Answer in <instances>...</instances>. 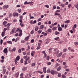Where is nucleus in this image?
Instances as JSON below:
<instances>
[{
	"label": "nucleus",
	"mask_w": 78,
	"mask_h": 78,
	"mask_svg": "<svg viewBox=\"0 0 78 78\" xmlns=\"http://www.w3.org/2000/svg\"><path fill=\"white\" fill-rule=\"evenodd\" d=\"M49 59H50V57L48 55L47 57V59L48 61H49Z\"/></svg>",
	"instance_id": "obj_48"
},
{
	"label": "nucleus",
	"mask_w": 78,
	"mask_h": 78,
	"mask_svg": "<svg viewBox=\"0 0 78 78\" xmlns=\"http://www.w3.org/2000/svg\"><path fill=\"white\" fill-rule=\"evenodd\" d=\"M46 72L47 73H50V72H51L50 70L49 69H48Z\"/></svg>",
	"instance_id": "obj_52"
},
{
	"label": "nucleus",
	"mask_w": 78,
	"mask_h": 78,
	"mask_svg": "<svg viewBox=\"0 0 78 78\" xmlns=\"http://www.w3.org/2000/svg\"><path fill=\"white\" fill-rule=\"evenodd\" d=\"M43 72H44V73H46V68L44 67L43 68Z\"/></svg>",
	"instance_id": "obj_12"
},
{
	"label": "nucleus",
	"mask_w": 78,
	"mask_h": 78,
	"mask_svg": "<svg viewBox=\"0 0 78 78\" xmlns=\"http://www.w3.org/2000/svg\"><path fill=\"white\" fill-rule=\"evenodd\" d=\"M18 52H19V53H21V52H22L21 49H19L18 50Z\"/></svg>",
	"instance_id": "obj_51"
},
{
	"label": "nucleus",
	"mask_w": 78,
	"mask_h": 78,
	"mask_svg": "<svg viewBox=\"0 0 78 78\" xmlns=\"http://www.w3.org/2000/svg\"><path fill=\"white\" fill-rule=\"evenodd\" d=\"M45 7H46L47 8H49V5H45Z\"/></svg>",
	"instance_id": "obj_58"
},
{
	"label": "nucleus",
	"mask_w": 78,
	"mask_h": 78,
	"mask_svg": "<svg viewBox=\"0 0 78 78\" xmlns=\"http://www.w3.org/2000/svg\"><path fill=\"white\" fill-rule=\"evenodd\" d=\"M24 65H27V64L28 62H27V60H25L24 61Z\"/></svg>",
	"instance_id": "obj_35"
},
{
	"label": "nucleus",
	"mask_w": 78,
	"mask_h": 78,
	"mask_svg": "<svg viewBox=\"0 0 78 78\" xmlns=\"http://www.w3.org/2000/svg\"><path fill=\"white\" fill-rule=\"evenodd\" d=\"M13 16H14V17H18V16H19V14L16 12H14L13 13Z\"/></svg>",
	"instance_id": "obj_3"
},
{
	"label": "nucleus",
	"mask_w": 78,
	"mask_h": 78,
	"mask_svg": "<svg viewBox=\"0 0 78 78\" xmlns=\"http://www.w3.org/2000/svg\"><path fill=\"white\" fill-rule=\"evenodd\" d=\"M7 43H8V44H12V42L11 41H7Z\"/></svg>",
	"instance_id": "obj_38"
},
{
	"label": "nucleus",
	"mask_w": 78,
	"mask_h": 78,
	"mask_svg": "<svg viewBox=\"0 0 78 78\" xmlns=\"http://www.w3.org/2000/svg\"><path fill=\"white\" fill-rule=\"evenodd\" d=\"M44 28V25H41V27H40V29H43Z\"/></svg>",
	"instance_id": "obj_44"
},
{
	"label": "nucleus",
	"mask_w": 78,
	"mask_h": 78,
	"mask_svg": "<svg viewBox=\"0 0 78 78\" xmlns=\"http://www.w3.org/2000/svg\"><path fill=\"white\" fill-rule=\"evenodd\" d=\"M7 50H8V48H5L3 50L4 53H7V52H8Z\"/></svg>",
	"instance_id": "obj_5"
},
{
	"label": "nucleus",
	"mask_w": 78,
	"mask_h": 78,
	"mask_svg": "<svg viewBox=\"0 0 78 78\" xmlns=\"http://www.w3.org/2000/svg\"><path fill=\"white\" fill-rule=\"evenodd\" d=\"M10 25H11V23H8L7 24V26L8 27H9Z\"/></svg>",
	"instance_id": "obj_62"
},
{
	"label": "nucleus",
	"mask_w": 78,
	"mask_h": 78,
	"mask_svg": "<svg viewBox=\"0 0 78 78\" xmlns=\"http://www.w3.org/2000/svg\"><path fill=\"white\" fill-rule=\"evenodd\" d=\"M5 32H3L2 34V37H3L4 36V35L5 34Z\"/></svg>",
	"instance_id": "obj_40"
},
{
	"label": "nucleus",
	"mask_w": 78,
	"mask_h": 78,
	"mask_svg": "<svg viewBox=\"0 0 78 78\" xmlns=\"http://www.w3.org/2000/svg\"><path fill=\"white\" fill-rule=\"evenodd\" d=\"M35 51H32V53H31V56H33L34 54H35Z\"/></svg>",
	"instance_id": "obj_15"
},
{
	"label": "nucleus",
	"mask_w": 78,
	"mask_h": 78,
	"mask_svg": "<svg viewBox=\"0 0 78 78\" xmlns=\"http://www.w3.org/2000/svg\"><path fill=\"white\" fill-rule=\"evenodd\" d=\"M23 74L22 73L20 75V78H24V77H23Z\"/></svg>",
	"instance_id": "obj_22"
},
{
	"label": "nucleus",
	"mask_w": 78,
	"mask_h": 78,
	"mask_svg": "<svg viewBox=\"0 0 78 78\" xmlns=\"http://www.w3.org/2000/svg\"><path fill=\"white\" fill-rule=\"evenodd\" d=\"M30 57H28L27 58H26V61H28V60H29V59H30Z\"/></svg>",
	"instance_id": "obj_53"
},
{
	"label": "nucleus",
	"mask_w": 78,
	"mask_h": 78,
	"mask_svg": "<svg viewBox=\"0 0 78 78\" xmlns=\"http://www.w3.org/2000/svg\"><path fill=\"white\" fill-rule=\"evenodd\" d=\"M27 57H28V56H27V55L23 57V58L24 59H26V58H27Z\"/></svg>",
	"instance_id": "obj_56"
},
{
	"label": "nucleus",
	"mask_w": 78,
	"mask_h": 78,
	"mask_svg": "<svg viewBox=\"0 0 78 78\" xmlns=\"http://www.w3.org/2000/svg\"><path fill=\"white\" fill-rule=\"evenodd\" d=\"M27 69V67H24L22 69V70L23 71H25V70H26Z\"/></svg>",
	"instance_id": "obj_11"
},
{
	"label": "nucleus",
	"mask_w": 78,
	"mask_h": 78,
	"mask_svg": "<svg viewBox=\"0 0 78 78\" xmlns=\"http://www.w3.org/2000/svg\"><path fill=\"white\" fill-rule=\"evenodd\" d=\"M23 16H20V19L21 20H22V19H23Z\"/></svg>",
	"instance_id": "obj_39"
},
{
	"label": "nucleus",
	"mask_w": 78,
	"mask_h": 78,
	"mask_svg": "<svg viewBox=\"0 0 78 78\" xmlns=\"http://www.w3.org/2000/svg\"><path fill=\"white\" fill-rule=\"evenodd\" d=\"M61 66H59L57 69V71H59L61 70Z\"/></svg>",
	"instance_id": "obj_19"
},
{
	"label": "nucleus",
	"mask_w": 78,
	"mask_h": 78,
	"mask_svg": "<svg viewBox=\"0 0 78 78\" xmlns=\"http://www.w3.org/2000/svg\"><path fill=\"white\" fill-rule=\"evenodd\" d=\"M36 72H37V73H40L41 74H42L43 73V72L40 71H36Z\"/></svg>",
	"instance_id": "obj_29"
},
{
	"label": "nucleus",
	"mask_w": 78,
	"mask_h": 78,
	"mask_svg": "<svg viewBox=\"0 0 78 78\" xmlns=\"http://www.w3.org/2000/svg\"><path fill=\"white\" fill-rule=\"evenodd\" d=\"M30 34H34V31L33 30H32L30 32Z\"/></svg>",
	"instance_id": "obj_54"
},
{
	"label": "nucleus",
	"mask_w": 78,
	"mask_h": 78,
	"mask_svg": "<svg viewBox=\"0 0 78 78\" xmlns=\"http://www.w3.org/2000/svg\"><path fill=\"white\" fill-rule=\"evenodd\" d=\"M7 23H8V22H6V21H5L4 22H3V24L4 26H5V24H6Z\"/></svg>",
	"instance_id": "obj_25"
},
{
	"label": "nucleus",
	"mask_w": 78,
	"mask_h": 78,
	"mask_svg": "<svg viewBox=\"0 0 78 78\" xmlns=\"http://www.w3.org/2000/svg\"><path fill=\"white\" fill-rule=\"evenodd\" d=\"M16 50V48L14 47L13 48L12 51V52H13V51H15Z\"/></svg>",
	"instance_id": "obj_18"
},
{
	"label": "nucleus",
	"mask_w": 78,
	"mask_h": 78,
	"mask_svg": "<svg viewBox=\"0 0 78 78\" xmlns=\"http://www.w3.org/2000/svg\"><path fill=\"white\" fill-rule=\"evenodd\" d=\"M69 50H70L71 52H75V49L74 48H72L69 47L68 48Z\"/></svg>",
	"instance_id": "obj_2"
},
{
	"label": "nucleus",
	"mask_w": 78,
	"mask_h": 78,
	"mask_svg": "<svg viewBox=\"0 0 78 78\" xmlns=\"http://www.w3.org/2000/svg\"><path fill=\"white\" fill-rule=\"evenodd\" d=\"M6 69H3L2 70V73H3V74H5V73H6Z\"/></svg>",
	"instance_id": "obj_14"
},
{
	"label": "nucleus",
	"mask_w": 78,
	"mask_h": 78,
	"mask_svg": "<svg viewBox=\"0 0 78 78\" xmlns=\"http://www.w3.org/2000/svg\"><path fill=\"white\" fill-rule=\"evenodd\" d=\"M62 55V52H60L58 55V57H60Z\"/></svg>",
	"instance_id": "obj_24"
},
{
	"label": "nucleus",
	"mask_w": 78,
	"mask_h": 78,
	"mask_svg": "<svg viewBox=\"0 0 78 78\" xmlns=\"http://www.w3.org/2000/svg\"><path fill=\"white\" fill-rule=\"evenodd\" d=\"M67 51V49H64L63 50V52H66V51Z\"/></svg>",
	"instance_id": "obj_42"
},
{
	"label": "nucleus",
	"mask_w": 78,
	"mask_h": 78,
	"mask_svg": "<svg viewBox=\"0 0 78 78\" xmlns=\"http://www.w3.org/2000/svg\"><path fill=\"white\" fill-rule=\"evenodd\" d=\"M29 38H30V37H29V36L25 38V41H28V40L29 39Z\"/></svg>",
	"instance_id": "obj_13"
},
{
	"label": "nucleus",
	"mask_w": 78,
	"mask_h": 78,
	"mask_svg": "<svg viewBox=\"0 0 78 78\" xmlns=\"http://www.w3.org/2000/svg\"><path fill=\"white\" fill-rule=\"evenodd\" d=\"M37 30H38V27L37 26L35 28V30L36 31H37Z\"/></svg>",
	"instance_id": "obj_27"
},
{
	"label": "nucleus",
	"mask_w": 78,
	"mask_h": 78,
	"mask_svg": "<svg viewBox=\"0 0 78 78\" xmlns=\"http://www.w3.org/2000/svg\"><path fill=\"white\" fill-rule=\"evenodd\" d=\"M62 78H65L66 77V76L64 74H62Z\"/></svg>",
	"instance_id": "obj_41"
},
{
	"label": "nucleus",
	"mask_w": 78,
	"mask_h": 78,
	"mask_svg": "<svg viewBox=\"0 0 78 78\" xmlns=\"http://www.w3.org/2000/svg\"><path fill=\"white\" fill-rule=\"evenodd\" d=\"M67 55V53H65L64 54H63L62 55V58H64L65 57H66V56Z\"/></svg>",
	"instance_id": "obj_9"
},
{
	"label": "nucleus",
	"mask_w": 78,
	"mask_h": 78,
	"mask_svg": "<svg viewBox=\"0 0 78 78\" xmlns=\"http://www.w3.org/2000/svg\"><path fill=\"white\" fill-rule=\"evenodd\" d=\"M74 44L76 45H78V42H76L74 43Z\"/></svg>",
	"instance_id": "obj_47"
},
{
	"label": "nucleus",
	"mask_w": 78,
	"mask_h": 78,
	"mask_svg": "<svg viewBox=\"0 0 78 78\" xmlns=\"http://www.w3.org/2000/svg\"><path fill=\"white\" fill-rule=\"evenodd\" d=\"M60 6H62V8H64V7L65 6V5L63 4L62 3L60 5Z\"/></svg>",
	"instance_id": "obj_34"
},
{
	"label": "nucleus",
	"mask_w": 78,
	"mask_h": 78,
	"mask_svg": "<svg viewBox=\"0 0 78 78\" xmlns=\"http://www.w3.org/2000/svg\"><path fill=\"white\" fill-rule=\"evenodd\" d=\"M22 33H20L19 34V36H21L22 35Z\"/></svg>",
	"instance_id": "obj_57"
},
{
	"label": "nucleus",
	"mask_w": 78,
	"mask_h": 78,
	"mask_svg": "<svg viewBox=\"0 0 78 78\" xmlns=\"http://www.w3.org/2000/svg\"><path fill=\"white\" fill-rule=\"evenodd\" d=\"M74 6L76 8H77V10H78V5L77 4V5H75Z\"/></svg>",
	"instance_id": "obj_32"
},
{
	"label": "nucleus",
	"mask_w": 78,
	"mask_h": 78,
	"mask_svg": "<svg viewBox=\"0 0 78 78\" xmlns=\"http://www.w3.org/2000/svg\"><path fill=\"white\" fill-rule=\"evenodd\" d=\"M59 34V32H58V31H56L55 32V35H58V34Z\"/></svg>",
	"instance_id": "obj_28"
},
{
	"label": "nucleus",
	"mask_w": 78,
	"mask_h": 78,
	"mask_svg": "<svg viewBox=\"0 0 78 78\" xmlns=\"http://www.w3.org/2000/svg\"><path fill=\"white\" fill-rule=\"evenodd\" d=\"M33 20H31L30 22V24H31V25H33V24H34V23L33 22Z\"/></svg>",
	"instance_id": "obj_55"
},
{
	"label": "nucleus",
	"mask_w": 78,
	"mask_h": 78,
	"mask_svg": "<svg viewBox=\"0 0 78 78\" xmlns=\"http://www.w3.org/2000/svg\"><path fill=\"white\" fill-rule=\"evenodd\" d=\"M56 28H57V27H54L52 28V30L54 31H56Z\"/></svg>",
	"instance_id": "obj_21"
},
{
	"label": "nucleus",
	"mask_w": 78,
	"mask_h": 78,
	"mask_svg": "<svg viewBox=\"0 0 78 78\" xmlns=\"http://www.w3.org/2000/svg\"><path fill=\"white\" fill-rule=\"evenodd\" d=\"M14 62L15 63V65H16L17 63H18V62H17V61L16 60L14 61Z\"/></svg>",
	"instance_id": "obj_45"
},
{
	"label": "nucleus",
	"mask_w": 78,
	"mask_h": 78,
	"mask_svg": "<svg viewBox=\"0 0 78 78\" xmlns=\"http://www.w3.org/2000/svg\"><path fill=\"white\" fill-rule=\"evenodd\" d=\"M9 17H11L12 16V14L11 13H10L9 15Z\"/></svg>",
	"instance_id": "obj_60"
},
{
	"label": "nucleus",
	"mask_w": 78,
	"mask_h": 78,
	"mask_svg": "<svg viewBox=\"0 0 78 78\" xmlns=\"http://www.w3.org/2000/svg\"><path fill=\"white\" fill-rule=\"evenodd\" d=\"M9 7V5H5L4 6H3V8L4 9H8Z\"/></svg>",
	"instance_id": "obj_4"
},
{
	"label": "nucleus",
	"mask_w": 78,
	"mask_h": 78,
	"mask_svg": "<svg viewBox=\"0 0 78 78\" xmlns=\"http://www.w3.org/2000/svg\"><path fill=\"white\" fill-rule=\"evenodd\" d=\"M58 73V72L56 71L51 70V73L52 75H54V74H57Z\"/></svg>",
	"instance_id": "obj_1"
},
{
	"label": "nucleus",
	"mask_w": 78,
	"mask_h": 78,
	"mask_svg": "<svg viewBox=\"0 0 78 78\" xmlns=\"http://www.w3.org/2000/svg\"><path fill=\"white\" fill-rule=\"evenodd\" d=\"M15 30H16V28H15V27L13 28L12 29V31H11L12 33H14V31H15Z\"/></svg>",
	"instance_id": "obj_16"
},
{
	"label": "nucleus",
	"mask_w": 78,
	"mask_h": 78,
	"mask_svg": "<svg viewBox=\"0 0 78 78\" xmlns=\"http://www.w3.org/2000/svg\"><path fill=\"white\" fill-rule=\"evenodd\" d=\"M23 59L22 58L20 60V62H21V63H23Z\"/></svg>",
	"instance_id": "obj_50"
},
{
	"label": "nucleus",
	"mask_w": 78,
	"mask_h": 78,
	"mask_svg": "<svg viewBox=\"0 0 78 78\" xmlns=\"http://www.w3.org/2000/svg\"><path fill=\"white\" fill-rule=\"evenodd\" d=\"M34 40L32 39L31 40V43H34Z\"/></svg>",
	"instance_id": "obj_43"
},
{
	"label": "nucleus",
	"mask_w": 78,
	"mask_h": 78,
	"mask_svg": "<svg viewBox=\"0 0 78 78\" xmlns=\"http://www.w3.org/2000/svg\"><path fill=\"white\" fill-rule=\"evenodd\" d=\"M19 75V72H17L15 74V75L16 77H18Z\"/></svg>",
	"instance_id": "obj_10"
},
{
	"label": "nucleus",
	"mask_w": 78,
	"mask_h": 78,
	"mask_svg": "<svg viewBox=\"0 0 78 78\" xmlns=\"http://www.w3.org/2000/svg\"><path fill=\"white\" fill-rule=\"evenodd\" d=\"M56 12H60V10H57L56 11Z\"/></svg>",
	"instance_id": "obj_63"
},
{
	"label": "nucleus",
	"mask_w": 78,
	"mask_h": 78,
	"mask_svg": "<svg viewBox=\"0 0 78 78\" xmlns=\"http://www.w3.org/2000/svg\"><path fill=\"white\" fill-rule=\"evenodd\" d=\"M20 25L21 27H24V24L21 23H20Z\"/></svg>",
	"instance_id": "obj_20"
},
{
	"label": "nucleus",
	"mask_w": 78,
	"mask_h": 78,
	"mask_svg": "<svg viewBox=\"0 0 78 78\" xmlns=\"http://www.w3.org/2000/svg\"><path fill=\"white\" fill-rule=\"evenodd\" d=\"M70 21L69 20H66L65 22V23H70Z\"/></svg>",
	"instance_id": "obj_17"
},
{
	"label": "nucleus",
	"mask_w": 78,
	"mask_h": 78,
	"mask_svg": "<svg viewBox=\"0 0 78 78\" xmlns=\"http://www.w3.org/2000/svg\"><path fill=\"white\" fill-rule=\"evenodd\" d=\"M73 28H76V24H75L73 26Z\"/></svg>",
	"instance_id": "obj_61"
},
{
	"label": "nucleus",
	"mask_w": 78,
	"mask_h": 78,
	"mask_svg": "<svg viewBox=\"0 0 78 78\" xmlns=\"http://www.w3.org/2000/svg\"><path fill=\"white\" fill-rule=\"evenodd\" d=\"M59 39V37H57L55 38V40H58V39Z\"/></svg>",
	"instance_id": "obj_59"
},
{
	"label": "nucleus",
	"mask_w": 78,
	"mask_h": 78,
	"mask_svg": "<svg viewBox=\"0 0 78 78\" xmlns=\"http://www.w3.org/2000/svg\"><path fill=\"white\" fill-rule=\"evenodd\" d=\"M16 60L17 61H19V59H20V56L19 55H18L16 58Z\"/></svg>",
	"instance_id": "obj_8"
},
{
	"label": "nucleus",
	"mask_w": 78,
	"mask_h": 78,
	"mask_svg": "<svg viewBox=\"0 0 78 78\" xmlns=\"http://www.w3.org/2000/svg\"><path fill=\"white\" fill-rule=\"evenodd\" d=\"M35 65L36 63H33L31 64V66H32V67H34V66H35Z\"/></svg>",
	"instance_id": "obj_26"
},
{
	"label": "nucleus",
	"mask_w": 78,
	"mask_h": 78,
	"mask_svg": "<svg viewBox=\"0 0 78 78\" xmlns=\"http://www.w3.org/2000/svg\"><path fill=\"white\" fill-rule=\"evenodd\" d=\"M48 31L49 33H51V29H49L48 30Z\"/></svg>",
	"instance_id": "obj_30"
},
{
	"label": "nucleus",
	"mask_w": 78,
	"mask_h": 78,
	"mask_svg": "<svg viewBox=\"0 0 78 78\" xmlns=\"http://www.w3.org/2000/svg\"><path fill=\"white\" fill-rule=\"evenodd\" d=\"M49 53H51V51H52V48H50L49 49Z\"/></svg>",
	"instance_id": "obj_46"
},
{
	"label": "nucleus",
	"mask_w": 78,
	"mask_h": 78,
	"mask_svg": "<svg viewBox=\"0 0 78 78\" xmlns=\"http://www.w3.org/2000/svg\"><path fill=\"white\" fill-rule=\"evenodd\" d=\"M17 11L18 12H19V13H20V12H21V11H22V10H21V9H19L17 10Z\"/></svg>",
	"instance_id": "obj_23"
},
{
	"label": "nucleus",
	"mask_w": 78,
	"mask_h": 78,
	"mask_svg": "<svg viewBox=\"0 0 78 78\" xmlns=\"http://www.w3.org/2000/svg\"><path fill=\"white\" fill-rule=\"evenodd\" d=\"M58 77H61V73H59L58 74Z\"/></svg>",
	"instance_id": "obj_33"
},
{
	"label": "nucleus",
	"mask_w": 78,
	"mask_h": 78,
	"mask_svg": "<svg viewBox=\"0 0 78 78\" xmlns=\"http://www.w3.org/2000/svg\"><path fill=\"white\" fill-rule=\"evenodd\" d=\"M58 30L59 31H61L62 30V28L61 27H59L58 28Z\"/></svg>",
	"instance_id": "obj_7"
},
{
	"label": "nucleus",
	"mask_w": 78,
	"mask_h": 78,
	"mask_svg": "<svg viewBox=\"0 0 78 78\" xmlns=\"http://www.w3.org/2000/svg\"><path fill=\"white\" fill-rule=\"evenodd\" d=\"M16 31L18 32L19 31L20 33H22V30H20V28H17L16 29Z\"/></svg>",
	"instance_id": "obj_6"
},
{
	"label": "nucleus",
	"mask_w": 78,
	"mask_h": 78,
	"mask_svg": "<svg viewBox=\"0 0 78 78\" xmlns=\"http://www.w3.org/2000/svg\"><path fill=\"white\" fill-rule=\"evenodd\" d=\"M42 33V30H39L38 31V34H41Z\"/></svg>",
	"instance_id": "obj_37"
},
{
	"label": "nucleus",
	"mask_w": 78,
	"mask_h": 78,
	"mask_svg": "<svg viewBox=\"0 0 78 78\" xmlns=\"http://www.w3.org/2000/svg\"><path fill=\"white\" fill-rule=\"evenodd\" d=\"M3 43V40L1 39L0 41V44L1 45H2V44Z\"/></svg>",
	"instance_id": "obj_49"
},
{
	"label": "nucleus",
	"mask_w": 78,
	"mask_h": 78,
	"mask_svg": "<svg viewBox=\"0 0 78 78\" xmlns=\"http://www.w3.org/2000/svg\"><path fill=\"white\" fill-rule=\"evenodd\" d=\"M40 48H41V46H38L37 48L36 49H37V50H39Z\"/></svg>",
	"instance_id": "obj_36"
},
{
	"label": "nucleus",
	"mask_w": 78,
	"mask_h": 78,
	"mask_svg": "<svg viewBox=\"0 0 78 78\" xmlns=\"http://www.w3.org/2000/svg\"><path fill=\"white\" fill-rule=\"evenodd\" d=\"M19 40V38H17L15 41V42H17V41H18Z\"/></svg>",
	"instance_id": "obj_31"
},
{
	"label": "nucleus",
	"mask_w": 78,
	"mask_h": 78,
	"mask_svg": "<svg viewBox=\"0 0 78 78\" xmlns=\"http://www.w3.org/2000/svg\"><path fill=\"white\" fill-rule=\"evenodd\" d=\"M1 58H2V59H5V57H4V56H2L1 57Z\"/></svg>",
	"instance_id": "obj_64"
}]
</instances>
